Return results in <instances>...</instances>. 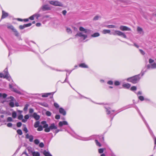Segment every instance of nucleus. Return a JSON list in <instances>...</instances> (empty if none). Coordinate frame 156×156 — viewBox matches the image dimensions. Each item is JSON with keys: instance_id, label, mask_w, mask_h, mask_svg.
<instances>
[{"instance_id": "1", "label": "nucleus", "mask_w": 156, "mask_h": 156, "mask_svg": "<svg viewBox=\"0 0 156 156\" xmlns=\"http://www.w3.org/2000/svg\"><path fill=\"white\" fill-rule=\"evenodd\" d=\"M140 78L138 76H134L129 78L127 79V80L128 81L131 82L133 83H135L137 82L139 80Z\"/></svg>"}, {"instance_id": "2", "label": "nucleus", "mask_w": 156, "mask_h": 156, "mask_svg": "<svg viewBox=\"0 0 156 156\" xmlns=\"http://www.w3.org/2000/svg\"><path fill=\"white\" fill-rule=\"evenodd\" d=\"M57 127L54 123H52L49 127H48L44 129V131L47 132H49L51 129H56Z\"/></svg>"}, {"instance_id": "3", "label": "nucleus", "mask_w": 156, "mask_h": 156, "mask_svg": "<svg viewBox=\"0 0 156 156\" xmlns=\"http://www.w3.org/2000/svg\"><path fill=\"white\" fill-rule=\"evenodd\" d=\"M49 3L52 5L55 6H62V4L60 2H59L57 1H49Z\"/></svg>"}, {"instance_id": "4", "label": "nucleus", "mask_w": 156, "mask_h": 156, "mask_svg": "<svg viewBox=\"0 0 156 156\" xmlns=\"http://www.w3.org/2000/svg\"><path fill=\"white\" fill-rule=\"evenodd\" d=\"M114 35H117L119 36H122L124 38H126V37L125 34L119 31V30H115L114 32Z\"/></svg>"}, {"instance_id": "5", "label": "nucleus", "mask_w": 156, "mask_h": 156, "mask_svg": "<svg viewBox=\"0 0 156 156\" xmlns=\"http://www.w3.org/2000/svg\"><path fill=\"white\" fill-rule=\"evenodd\" d=\"M75 36L76 37L78 36L80 37H83V40L85 39L87 37V36L86 34H84L82 32H80L76 34Z\"/></svg>"}, {"instance_id": "6", "label": "nucleus", "mask_w": 156, "mask_h": 156, "mask_svg": "<svg viewBox=\"0 0 156 156\" xmlns=\"http://www.w3.org/2000/svg\"><path fill=\"white\" fill-rule=\"evenodd\" d=\"M9 88L11 89V90L14 92L18 94H21V93L20 91L17 90L16 89L14 88L13 87L12 85V84H9Z\"/></svg>"}, {"instance_id": "7", "label": "nucleus", "mask_w": 156, "mask_h": 156, "mask_svg": "<svg viewBox=\"0 0 156 156\" xmlns=\"http://www.w3.org/2000/svg\"><path fill=\"white\" fill-rule=\"evenodd\" d=\"M120 29L122 31H126V30H128V31H131V30L130 28L128 27L124 26H121L120 27H119Z\"/></svg>"}, {"instance_id": "8", "label": "nucleus", "mask_w": 156, "mask_h": 156, "mask_svg": "<svg viewBox=\"0 0 156 156\" xmlns=\"http://www.w3.org/2000/svg\"><path fill=\"white\" fill-rule=\"evenodd\" d=\"M5 72L6 73V74L5 75V76H4V78H6L9 81H10L12 80L11 78V77L9 76L7 70H6Z\"/></svg>"}, {"instance_id": "9", "label": "nucleus", "mask_w": 156, "mask_h": 156, "mask_svg": "<svg viewBox=\"0 0 156 156\" xmlns=\"http://www.w3.org/2000/svg\"><path fill=\"white\" fill-rule=\"evenodd\" d=\"M42 9L43 11L48 10L50 9V8L48 5H44L42 7Z\"/></svg>"}, {"instance_id": "10", "label": "nucleus", "mask_w": 156, "mask_h": 156, "mask_svg": "<svg viewBox=\"0 0 156 156\" xmlns=\"http://www.w3.org/2000/svg\"><path fill=\"white\" fill-rule=\"evenodd\" d=\"M59 112L61 114H62L63 115H65L66 114V112L62 108H59Z\"/></svg>"}, {"instance_id": "11", "label": "nucleus", "mask_w": 156, "mask_h": 156, "mask_svg": "<svg viewBox=\"0 0 156 156\" xmlns=\"http://www.w3.org/2000/svg\"><path fill=\"white\" fill-rule=\"evenodd\" d=\"M79 30L81 31H83L84 33L85 34H87L88 32V30L87 29H85L83 27H80L79 28Z\"/></svg>"}, {"instance_id": "12", "label": "nucleus", "mask_w": 156, "mask_h": 156, "mask_svg": "<svg viewBox=\"0 0 156 156\" xmlns=\"http://www.w3.org/2000/svg\"><path fill=\"white\" fill-rule=\"evenodd\" d=\"M67 122L65 121H63V122H60L59 123V125L60 126H62L63 125H67Z\"/></svg>"}, {"instance_id": "13", "label": "nucleus", "mask_w": 156, "mask_h": 156, "mask_svg": "<svg viewBox=\"0 0 156 156\" xmlns=\"http://www.w3.org/2000/svg\"><path fill=\"white\" fill-rule=\"evenodd\" d=\"M8 16V14L4 11H2V18L4 19Z\"/></svg>"}, {"instance_id": "14", "label": "nucleus", "mask_w": 156, "mask_h": 156, "mask_svg": "<svg viewBox=\"0 0 156 156\" xmlns=\"http://www.w3.org/2000/svg\"><path fill=\"white\" fill-rule=\"evenodd\" d=\"M43 154L45 156H52L49 152L45 150L43 152Z\"/></svg>"}, {"instance_id": "15", "label": "nucleus", "mask_w": 156, "mask_h": 156, "mask_svg": "<svg viewBox=\"0 0 156 156\" xmlns=\"http://www.w3.org/2000/svg\"><path fill=\"white\" fill-rule=\"evenodd\" d=\"M79 66L81 68H87L88 67V66L84 63H82L80 64Z\"/></svg>"}, {"instance_id": "16", "label": "nucleus", "mask_w": 156, "mask_h": 156, "mask_svg": "<svg viewBox=\"0 0 156 156\" xmlns=\"http://www.w3.org/2000/svg\"><path fill=\"white\" fill-rule=\"evenodd\" d=\"M41 123L43 125V127L44 128H46L47 127H48V125L46 123V122L45 121H43L41 122Z\"/></svg>"}, {"instance_id": "17", "label": "nucleus", "mask_w": 156, "mask_h": 156, "mask_svg": "<svg viewBox=\"0 0 156 156\" xmlns=\"http://www.w3.org/2000/svg\"><path fill=\"white\" fill-rule=\"evenodd\" d=\"M130 86H131L130 85V84H129V83H126V84H123L122 85V86L123 87L126 88H129L130 87Z\"/></svg>"}, {"instance_id": "18", "label": "nucleus", "mask_w": 156, "mask_h": 156, "mask_svg": "<svg viewBox=\"0 0 156 156\" xmlns=\"http://www.w3.org/2000/svg\"><path fill=\"white\" fill-rule=\"evenodd\" d=\"M33 117L36 120H38L40 118L39 115H37L36 113H34L33 114Z\"/></svg>"}, {"instance_id": "19", "label": "nucleus", "mask_w": 156, "mask_h": 156, "mask_svg": "<svg viewBox=\"0 0 156 156\" xmlns=\"http://www.w3.org/2000/svg\"><path fill=\"white\" fill-rule=\"evenodd\" d=\"M100 34L98 33H94L93 34H92L91 36L92 37H96L99 36Z\"/></svg>"}, {"instance_id": "20", "label": "nucleus", "mask_w": 156, "mask_h": 156, "mask_svg": "<svg viewBox=\"0 0 156 156\" xmlns=\"http://www.w3.org/2000/svg\"><path fill=\"white\" fill-rule=\"evenodd\" d=\"M110 33V30H104L103 31V33L104 34H109Z\"/></svg>"}, {"instance_id": "21", "label": "nucleus", "mask_w": 156, "mask_h": 156, "mask_svg": "<svg viewBox=\"0 0 156 156\" xmlns=\"http://www.w3.org/2000/svg\"><path fill=\"white\" fill-rule=\"evenodd\" d=\"M33 156H40L39 153L38 152H34L32 153Z\"/></svg>"}, {"instance_id": "22", "label": "nucleus", "mask_w": 156, "mask_h": 156, "mask_svg": "<svg viewBox=\"0 0 156 156\" xmlns=\"http://www.w3.org/2000/svg\"><path fill=\"white\" fill-rule=\"evenodd\" d=\"M51 94V93H45L42 95V97H47L49 95H50Z\"/></svg>"}, {"instance_id": "23", "label": "nucleus", "mask_w": 156, "mask_h": 156, "mask_svg": "<svg viewBox=\"0 0 156 156\" xmlns=\"http://www.w3.org/2000/svg\"><path fill=\"white\" fill-rule=\"evenodd\" d=\"M7 96V95L5 94H2L0 93V97H2L3 98H5Z\"/></svg>"}, {"instance_id": "24", "label": "nucleus", "mask_w": 156, "mask_h": 156, "mask_svg": "<svg viewBox=\"0 0 156 156\" xmlns=\"http://www.w3.org/2000/svg\"><path fill=\"white\" fill-rule=\"evenodd\" d=\"M39 104L40 105H42L45 107H48V104L46 103H39Z\"/></svg>"}, {"instance_id": "25", "label": "nucleus", "mask_w": 156, "mask_h": 156, "mask_svg": "<svg viewBox=\"0 0 156 156\" xmlns=\"http://www.w3.org/2000/svg\"><path fill=\"white\" fill-rule=\"evenodd\" d=\"M39 122L38 121L36 122L34 125V126L35 128H37L39 126Z\"/></svg>"}, {"instance_id": "26", "label": "nucleus", "mask_w": 156, "mask_h": 156, "mask_svg": "<svg viewBox=\"0 0 156 156\" xmlns=\"http://www.w3.org/2000/svg\"><path fill=\"white\" fill-rule=\"evenodd\" d=\"M12 116L14 118H15L16 117V112H14L12 114Z\"/></svg>"}, {"instance_id": "27", "label": "nucleus", "mask_w": 156, "mask_h": 156, "mask_svg": "<svg viewBox=\"0 0 156 156\" xmlns=\"http://www.w3.org/2000/svg\"><path fill=\"white\" fill-rule=\"evenodd\" d=\"M7 27L9 29H10L12 30L13 31L15 29H14V27L12 25H10L9 26H8Z\"/></svg>"}, {"instance_id": "28", "label": "nucleus", "mask_w": 156, "mask_h": 156, "mask_svg": "<svg viewBox=\"0 0 156 156\" xmlns=\"http://www.w3.org/2000/svg\"><path fill=\"white\" fill-rule=\"evenodd\" d=\"M107 27L108 28H115L116 27L115 26L113 25H108L107 26Z\"/></svg>"}, {"instance_id": "29", "label": "nucleus", "mask_w": 156, "mask_h": 156, "mask_svg": "<svg viewBox=\"0 0 156 156\" xmlns=\"http://www.w3.org/2000/svg\"><path fill=\"white\" fill-rule=\"evenodd\" d=\"M29 106V105L28 104H26L25 105V107L23 109V110L24 111H27L28 109V107Z\"/></svg>"}, {"instance_id": "30", "label": "nucleus", "mask_w": 156, "mask_h": 156, "mask_svg": "<svg viewBox=\"0 0 156 156\" xmlns=\"http://www.w3.org/2000/svg\"><path fill=\"white\" fill-rule=\"evenodd\" d=\"M28 139L29 140V141L30 142H32L33 141V140L34 139L33 136L32 135H30V137Z\"/></svg>"}, {"instance_id": "31", "label": "nucleus", "mask_w": 156, "mask_h": 156, "mask_svg": "<svg viewBox=\"0 0 156 156\" xmlns=\"http://www.w3.org/2000/svg\"><path fill=\"white\" fill-rule=\"evenodd\" d=\"M17 133L20 135H21L22 134V132L21 129H18L17 131Z\"/></svg>"}, {"instance_id": "32", "label": "nucleus", "mask_w": 156, "mask_h": 156, "mask_svg": "<svg viewBox=\"0 0 156 156\" xmlns=\"http://www.w3.org/2000/svg\"><path fill=\"white\" fill-rule=\"evenodd\" d=\"M34 143L36 144H38L39 143V141L38 139H36L34 141Z\"/></svg>"}, {"instance_id": "33", "label": "nucleus", "mask_w": 156, "mask_h": 156, "mask_svg": "<svg viewBox=\"0 0 156 156\" xmlns=\"http://www.w3.org/2000/svg\"><path fill=\"white\" fill-rule=\"evenodd\" d=\"M46 114L48 116H50L51 115V113L48 111H47L46 112Z\"/></svg>"}, {"instance_id": "34", "label": "nucleus", "mask_w": 156, "mask_h": 156, "mask_svg": "<svg viewBox=\"0 0 156 156\" xmlns=\"http://www.w3.org/2000/svg\"><path fill=\"white\" fill-rule=\"evenodd\" d=\"M137 31L139 32H142L143 31V29L142 28L138 27L137 28Z\"/></svg>"}, {"instance_id": "35", "label": "nucleus", "mask_w": 156, "mask_h": 156, "mask_svg": "<svg viewBox=\"0 0 156 156\" xmlns=\"http://www.w3.org/2000/svg\"><path fill=\"white\" fill-rule=\"evenodd\" d=\"M9 105L12 107H13L14 106V103L13 102H10L9 103Z\"/></svg>"}, {"instance_id": "36", "label": "nucleus", "mask_w": 156, "mask_h": 156, "mask_svg": "<svg viewBox=\"0 0 156 156\" xmlns=\"http://www.w3.org/2000/svg\"><path fill=\"white\" fill-rule=\"evenodd\" d=\"M13 31L15 33V35L16 36H18L19 35V34L16 30L15 29Z\"/></svg>"}, {"instance_id": "37", "label": "nucleus", "mask_w": 156, "mask_h": 156, "mask_svg": "<svg viewBox=\"0 0 156 156\" xmlns=\"http://www.w3.org/2000/svg\"><path fill=\"white\" fill-rule=\"evenodd\" d=\"M104 151V150L102 148L99 149L98 150V152L99 153H102Z\"/></svg>"}, {"instance_id": "38", "label": "nucleus", "mask_w": 156, "mask_h": 156, "mask_svg": "<svg viewBox=\"0 0 156 156\" xmlns=\"http://www.w3.org/2000/svg\"><path fill=\"white\" fill-rule=\"evenodd\" d=\"M32 25V23H28L27 24H24L25 27H28Z\"/></svg>"}, {"instance_id": "39", "label": "nucleus", "mask_w": 156, "mask_h": 156, "mask_svg": "<svg viewBox=\"0 0 156 156\" xmlns=\"http://www.w3.org/2000/svg\"><path fill=\"white\" fill-rule=\"evenodd\" d=\"M5 71V73L4 74H3L2 73H0V77L2 78L3 77L4 78V76H5V75L6 74V73L5 72V71Z\"/></svg>"}, {"instance_id": "40", "label": "nucleus", "mask_w": 156, "mask_h": 156, "mask_svg": "<svg viewBox=\"0 0 156 156\" xmlns=\"http://www.w3.org/2000/svg\"><path fill=\"white\" fill-rule=\"evenodd\" d=\"M34 17H36L37 19H38V18L40 16V15L39 14H34Z\"/></svg>"}, {"instance_id": "41", "label": "nucleus", "mask_w": 156, "mask_h": 156, "mask_svg": "<svg viewBox=\"0 0 156 156\" xmlns=\"http://www.w3.org/2000/svg\"><path fill=\"white\" fill-rule=\"evenodd\" d=\"M43 130V128L41 126H40L38 127V128L37 129V130L38 131H41Z\"/></svg>"}, {"instance_id": "42", "label": "nucleus", "mask_w": 156, "mask_h": 156, "mask_svg": "<svg viewBox=\"0 0 156 156\" xmlns=\"http://www.w3.org/2000/svg\"><path fill=\"white\" fill-rule=\"evenodd\" d=\"M66 31L67 33H71L72 32L70 28H67L66 29Z\"/></svg>"}, {"instance_id": "43", "label": "nucleus", "mask_w": 156, "mask_h": 156, "mask_svg": "<svg viewBox=\"0 0 156 156\" xmlns=\"http://www.w3.org/2000/svg\"><path fill=\"white\" fill-rule=\"evenodd\" d=\"M20 29L21 30H22L25 27L24 24L23 25H20L19 27Z\"/></svg>"}, {"instance_id": "44", "label": "nucleus", "mask_w": 156, "mask_h": 156, "mask_svg": "<svg viewBox=\"0 0 156 156\" xmlns=\"http://www.w3.org/2000/svg\"><path fill=\"white\" fill-rule=\"evenodd\" d=\"M96 143V144L99 147H101V144L97 140H95Z\"/></svg>"}, {"instance_id": "45", "label": "nucleus", "mask_w": 156, "mask_h": 156, "mask_svg": "<svg viewBox=\"0 0 156 156\" xmlns=\"http://www.w3.org/2000/svg\"><path fill=\"white\" fill-rule=\"evenodd\" d=\"M136 87L135 86L132 87L131 88V90H136Z\"/></svg>"}, {"instance_id": "46", "label": "nucleus", "mask_w": 156, "mask_h": 156, "mask_svg": "<svg viewBox=\"0 0 156 156\" xmlns=\"http://www.w3.org/2000/svg\"><path fill=\"white\" fill-rule=\"evenodd\" d=\"M34 15L29 17V19L31 20H33L34 19Z\"/></svg>"}, {"instance_id": "47", "label": "nucleus", "mask_w": 156, "mask_h": 156, "mask_svg": "<svg viewBox=\"0 0 156 156\" xmlns=\"http://www.w3.org/2000/svg\"><path fill=\"white\" fill-rule=\"evenodd\" d=\"M22 123L20 122H18L17 124V126L18 127H20Z\"/></svg>"}, {"instance_id": "48", "label": "nucleus", "mask_w": 156, "mask_h": 156, "mask_svg": "<svg viewBox=\"0 0 156 156\" xmlns=\"http://www.w3.org/2000/svg\"><path fill=\"white\" fill-rule=\"evenodd\" d=\"M7 120V121H8V122H11L12 121V118H11L10 117H8Z\"/></svg>"}, {"instance_id": "49", "label": "nucleus", "mask_w": 156, "mask_h": 156, "mask_svg": "<svg viewBox=\"0 0 156 156\" xmlns=\"http://www.w3.org/2000/svg\"><path fill=\"white\" fill-rule=\"evenodd\" d=\"M99 18V16H95L93 19V20H98Z\"/></svg>"}, {"instance_id": "50", "label": "nucleus", "mask_w": 156, "mask_h": 156, "mask_svg": "<svg viewBox=\"0 0 156 156\" xmlns=\"http://www.w3.org/2000/svg\"><path fill=\"white\" fill-rule=\"evenodd\" d=\"M54 106L56 108H58L59 107L58 105L56 103H54Z\"/></svg>"}, {"instance_id": "51", "label": "nucleus", "mask_w": 156, "mask_h": 156, "mask_svg": "<svg viewBox=\"0 0 156 156\" xmlns=\"http://www.w3.org/2000/svg\"><path fill=\"white\" fill-rule=\"evenodd\" d=\"M154 60L151 58H150L149 59V63L150 64H151L152 63H153L154 62Z\"/></svg>"}, {"instance_id": "52", "label": "nucleus", "mask_w": 156, "mask_h": 156, "mask_svg": "<svg viewBox=\"0 0 156 156\" xmlns=\"http://www.w3.org/2000/svg\"><path fill=\"white\" fill-rule=\"evenodd\" d=\"M139 98L141 101H143L144 100V98L143 96H140L139 97Z\"/></svg>"}, {"instance_id": "53", "label": "nucleus", "mask_w": 156, "mask_h": 156, "mask_svg": "<svg viewBox=\"0 0 156 156\" xmlns=\"http://www.w3.org/2000/svg\"><path fill=\"white\" fill-rule=\"evenodd\" d=\"M39 146L41 147H43L44 146V144L43 143H41L39 144Z\"/></svg>"}, {"instance_id": "54", "label": "nucleus", "mask_w": 156, "mask_h": 156, "mask_svg": "<svg viewBox=\"0 0 156 156\" xmlns=\"http://www.w3.org/2000/svg\"><path fill=\"white\" fill-rule=\"evenodd\" d=\"M140 53L143 55H145V52H144V51L142 50L141 49H140L139 50Z\"/></svg>"}, {"instance_id": "55", "label": "nucleus", "mask_w": 156, "mask_h": 156, "mask_svg": "<svg viewBox=\"0 0 156 156\" xmlns=\"http://www.w3.org/2000/svg\"><path fill=\"white\" fill-rule=\"evenodd\" d=\"M151 65L153 68H156V63H154L152 64H151Z\"/></svg>"}, {"instance_id": "56", "label": "nucleus", "mask_w": 156, "mask_h": 156, "mask_svg": "<svg viewBox=\"0 0 156 156\" xmlns=\"http://www.w3.org/2000/svg\"><path fill=\"white\" fill-rule=\"evenodd\" d=\"M23 118L22 115H20L18 117V119L20 120L22 119Z\"/></svg>"}, {"instance_id": "57", "label": "nucleus", "mask_w": 156, "mask_h": 156, "mask_svg": "<svg viewBox=\"0 0 156 156\" xmlns=\"http://www.w3.org/2000/svg\"><path fill=\"white\" fill-rule=\"evenodd\" d=\"M115 85H119L120 84V83L118 81H116L115 82Z\"/></svg>"}, {"instance_id": "58", "label": "nucleus", "mask_w": 156, "mask_h": 156, "mask_svg": "<svg viewBox=\"0 0 156 156\" xmlns=\"http://www.w3.org/2000/svg\"><path fill=\"white\" fill-rule=\"evenodd\" d=\"M60 118V116L59 115H56L55 116V118L56 119H59Z\"/></svg>"}, {"instance_id": "59", "label": "nucleus", "mask_w": 156, "mask_h": 156, "mask_svg": "<svg viewBox=\"0 0 156 156\" xmlns=\"http://www.w3.org/2000/svg\"><path fill=\"white\" fill-rule=\"evenodd\" d=\"M23 131H25L26 133H27L28 132V130H27V128H26V127H25L24 129H23Z\"/></svg>"}, {"instance_id": "60", "label": "nucleus", "mask_w": 156, "mask_h": 156, "mask_svg": "<svg viewBox=\"0 0 156 156\" xmlns=\"http://www.w3.org/2000/svg\"><path fill=\"white\" fill-rule=\"evenodd\" d=\"M34 112V110L32 108H30L29 110V112L30 113H32Z\"/></svg>"}, {"instance_id": "61", "label": "nucleus", "mask_w": 156, "mask_h": 156, "mask_svg": "<svg viewBox=\"0 0 156 156\" xmlns=\"http://www.w3.org/2000/svg\"><path fill=\"white\" fill-rule=\"evenodd\" d=\"M7 126L9 127H11L12 126V124L11 123H8L7 124Z\"/></svg>"}, {"instance_id": "62", "label": "nucleus", "mask_w": 156, "mask_h": 156, "mask_svg": "<svg viewBox=\"0 0 156 156\" xmlns=\"http://www.w3.org/2000/svg\"><path fill=\"white\" fill-rule=\"evenodd\" d=\"M66 10H64L62 12V13L64 15H66Z\"/></svg>"}, {"instance_id": "63", "label": "nucleus", "mask_w": 156, "mask_h": 156, "mask_svg": "<svg viewBox=\"0 0 156 156\" xmlns=\"http://www.w3.org/2000/svg\"><path fill=\"white\" fill-rule=\"evenodd\" d=\"M24 118L26 119H27L29 118V116L28 115H27L25 116Z\"/></svg>"}, {"instance_id": "64", "label": "nucleus", "mask_w": 156, "mask_h": 156, "mask_svg": "<svg viewBox=\"0 0 156 156\" xmlns=\"http://www.w3.org/2000/svg\"><path fill=\"white\" fill-rule=\"evenodd\" d=\"M108 83L110 85H112L113 84V82L112 81H109L108 82Z\"/></svg>"}]
</instances>
